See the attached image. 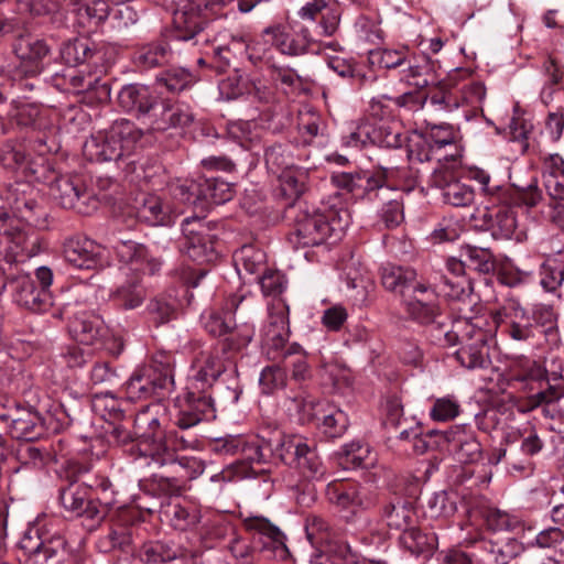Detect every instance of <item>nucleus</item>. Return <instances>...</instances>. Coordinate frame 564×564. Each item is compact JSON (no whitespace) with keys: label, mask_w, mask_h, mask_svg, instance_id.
I'll return each instance as SVG.
<instances>
[{"label":"nucleus","mask_w":564,"mask_h":564,"mask_svg":"<svg viewBox=\"0 0 564 564\" xmlns=\"http://www.w3.org/2000/svg\"><path fill=\"white\" fill-rule=\"evenodd\" d=\"M487 319L482 316L458 318L451 329L434 335V343L441 346L459 345L455 352L462 367L474 370L484 369L490 364L489 340L492 330L486 329Z\"/></svg>","instance_id":"nucleus-1"},{"label":"nucleus","mask_w":564,"mask_h":564,"mask_svg":"<svg viewBox=\"0 0 564 564\" xmlns=\"http://www.w3.org/2000/svg\"><path fill=\"white\" fill-rule=\"evenodd\" d=\"M349 212L335 204L325 205L303 212L296 220L292 241L297 247H315L325 243L329 238L340 239L349 225Z\"/></svg>","instance_id":"nucleus-2"},{"label":"nucleus","mask_w":564,"mask_h":564,"mask_svg":"<svg viewBox=\"0 0 564 564\" xmlns=\"http://www.w3.org/2000/svg\"><path fill=\"white\" fill-rule=\"evenodd\" d=\"M231 0H172L174 37L177 41L189 42L196 45L207 41L204 35L205 22L209 19L227 17V6Z\"/></svg>","instance_id":"nucleus-3"},{"label":"nucleus","mask_w":564,"mask_h":564,"mask_svg":"<svg viewBox=\"0 0 564 564\" xmlns=\"http://www.w3.org/2000/svg\"><path fill=\"white\" fill-rule=\"evenodd\" d=\"M144 422L148 423V431H144L137 442L135 449L141 457H144L145 465L166 466L175 462L180 451L194 448L196 445L195 438H186L177 431L164 432L156 417L147 420L145 413L139 414L138 426L140 427Z\"/></svg>","instance_id":"nucleus-4"},{"label":"nucleus","mask_w":564,"mask_h":564,"mask_svg":"<svg viewBox=\"0 0 564 564\" xmlns=\"http://www.w3.org/2000/svg\"><path fill=\"white\" fill-rule=\"evenodd\" d=\"M141 138V131L126 119L117 120L108 130L93 134L83 147L89 161L106 162L129 154Z\"/></svg>","instance_id":"nucleus-5"},{"label":"nucleus","mask_w":564,"mask_h":564,"mask_svg":"<svg viewBox=\"0 0 564 564\" xmlns=\"http://www.w3.org/2000/svg\"><path fill=\"white\" fill-rule=\"evenodd\" d=\"M401 304L410 321L431 328L433 341L435 334L451 329L432 284L416 283L411 293L403 294Z\"/></svg>","instance_id":"nucleus-6"},{"label":"nucleus","mask_w":564,"mask_h":564,"mask_svg":"<svg viewBox=\"0 0 564 564\" xmlns=\"http://www.w3.org/2000/svg\"><path fill=\"white\" fill-rule=\"evenodd\" d=\"M34 279L28 273H18L9 279L14 301L22 307L34 312H47L53 305L50 286L53 283V271L48 267H40L35 271Z\"/></svg>","instance_id":"nucleus-7"},{"label":"nucleus","mask_w":564,"mask_h":564,"mask_svg":"<svg viewBox=\"0 0 564 564\" xmlns=\"http://www.w3.org/2000/svg\"><path fill=\"white\" fill-rule=\"evenodd\" d=\"M173 384V368L169 357L161 355L133 372L126 384V391L132 400L147 399L163 395Z\"/></svg>","instance_id":"nucleus-8"},{"label":"nucleus","mask_w":564,"mask_h":564,"mask_svg":"<svg viewBox=\"0 0 564 564\" xmlns=\"http://www.w3.org/2000/svg\"><path fill=\"white\" fill-rule=\"evenodd\" d=\"M241 391L237 388L217 387L216 395H198L191 393L186 403L182 405L176 425L186 430L195 426L202 421H208L216 417V405L224 406L228 404H236L239 400Z\"/></svg>","instance_id":"nucleus-9"},{"label":"nucleus","mask_w":564,"mask_h":564,"mask_svg":"<svg viewBox=\"0 0 564 564\" xmlns=\"http://www.w3.org/2000/svg\"><path fill=\"white\" fill-rule=\"evenodd\" d=\"M55 316L68 319L72 338L84 346L97 347L102 344L107 327L102 318L93 311L85 310L78 302L66 303Z\"/></svg>","instance_id":"nucleus-10"},{"label":"nucleus","mask_w":564,"mask_h":564,"mask_svg":"<svg viewBox=\"0 0 564 564\" xmlns=\"http://www.w3.org/2000/svg\"><path fill=\"white\" fill-rule=\"evenodd\" d=\"M234 187L219 178H202L174 187V197L184 204L205 210L212 205H220L234 197Z\"/></svg>","instance_id":"nucleus-11"},{"label":"nucleus","mask_w":564,"mask_h":564,"mask_svg":"<svg viewBox=\"0 0 564 564\" xmlns=\"http://www.w3.org/2000/svg\"><path fill=\"white\" fill-rule=\"evenodd\" d=\"M0 235L11 243L6 254L7 262H18L19 257L31 258L39 253L40 242L34 229L17 216L0 209Z\"/></svg>","instance_id":"nucleus-12"},{"label":"nucleus","mask_w":564,"mask_h":564,"mask_svg":"<svg viewBox=\"0 0 564 564\" xmlns=\"http://www.w3.org/2000/svg\"><path fill=\"white\" fill-rule=\"evenodd\" d=\"M261 36L265 43L288 56L306 54L313 44L310 30L299 23H272L262 30Z\"/></svg>","instance_id":"nucleus-13"},{"label":"nucleus","mask_w":564,"mask_h":564,"mask_svg":"<svg viewBox=\"0 0 564 564\" xmlns=\"http://www.w3.org/2000/svg\"><path fill=\"white\" fill-rule=\"evenodd\" d=\"M470 178L481 186V192L491 203L525 204L529 208L534 207L542 199V193L536 183L520 188L513 185H491V177L488 172L481 169L470 170Z\"/></svg>","instance_id":"nucleus-14"},{"label":"nucleus","mask_w":564,"mask_h":564,"mask_svg":"<svg viewBox=\"0 0 564 564\" xmlns=\"http://www.w3.org/2000/svg\"><path fill=\"white\" fill-rule=\"evenodd\" d=\"M276 456L286 465L297 468L306 478L318 479L325 473L316 451L301 436H284L282 443L276 445Z\"/></svg>","instance_id":"nucleus-15"},{"label":"nucleus","mask_w":564,"mask_h":564,"mask_svg":"<svg viewBox=\"0 0 564 564\" xmlns=\"http://www.w3.org/2000/svg\"><path fill=\"white\" fill-rule=\"evenodd\" d=\"M328 501L337 508L347 521H354L358 516L375 506L373 496L358 484L333 482L327 486Z\"/></svg>","instance_id":"nucleus-16"},{"label":"nucleus","mask_w":564,"mask_h":564,"mask_svg":"<svg viewBox=\"0 0 564 564\" xmlns=\"http://www.w3.org/2000/svg\"><path fill=\"white\" fill-rule=\"evenodd\" d=\"M183 238L181 251L197 262L212 261L215 258L214 235L200 217H187L182 223Z\"/></svg>","instance_id":"nucleus-17"},{"label":"nucleus","mask_w":564,"mask_h":564,"mask_svg":"<svg viewBox=\"0 0 564 564\" xmlns=\"http://www.w3.org/2000/svg\"><path fill=\"white\" fill-rule=\"evenodd\" d=\"M21 547L26 556L23 564H63L68 554L67 543L63 536L39 534L37 531L35 535L26 534Z\"/></svg>","instance_id":"nucleus-18"},{"label":"nucleus","mask_w":564,"mask_h":564,"mask_svg":"<svg viewBox=\"0 0 564 564\" xmlns=\"http://www.w3.org/2000/svg\"><path fill=\"white\" fill-rule=\"evenodd\" d=\"M268 431L261 430L258 440L246 442L240 436H231L223 441L221 451L226 454H236L240 449L246 459L251 463H264L272 455L276 456V445L282 443L284 435L274 430L271 436H267Z\"/></svg>","instance_id":"nucleus-19"},{"label":"nucleus","mask_w":564,"mask_h":564,"mask_svg":"<svg viewBox=\"0 0 564 564\" xmlns=\"http://www.w3.org/2000/svg\"><path fill=\"white\" fill-rule=\"evenodd\" d=\"M416 141H412L409 149V158L419 162H427L434 158L436 151L453 147L455 152L458 151L455 145L456 132L453 126L447 123L433 124L423 133L419 134Z\"/></svg>","instance_id":"nucleus-20"},{"label":"nucleus","mask_w":564,"mask_h":564,"mask_svg":"<svg viewBox=\"0 0 564 564\" xmlns=\"http://www.w3.org/2000/svg\"><path fill=\"white\" fill-rule=\"evenodd\" d=\"M194 345L192 378L200 383V389H205V387H210L226 370L225 351L221 348L205 346L198 341Z\"/></svg>","instance_id":"nucleus-21"},{"label":"nucleus","mask_w":564,"mask_h":564,"mask_svg":"<svg viewBox=\"0 0 564 564\" xmlns=\"http://www.w3.org/2000/svg\"><path fill=\"white\" fill-rule=\"evenodd\" d=\"M495 319L501 333L514 341L530 343L536 338L530 314L517 301L508 302Z\"/></svg>","instance_id":"nucleus-22"},{"label":"nucleus","mask_w":564,"mask_h":564,"mask_svg":"<svg viewBox=\"0 0 564 564\" xmlns=\"http://www.w3.org/2000/svg\"><path fill=\"white\" fill-rule=\"evenodd\" d=\"M63 256L77 269L91 270L107 262L106 249L87 237H72L64 242Z\"/></svg>","instance_id":"nucleus-23"},{"label":"nucleus","mask_w":564,"mask_h":564,"mask_svg":"<svg viewBox=\"0 0 564 564\" xmlns=\"http://www.w3.org/2000/svg\"><path fill=\"white\" fill-rule=\"evenodd\" d=\"M289 336L288 307L278 303L271 307L269 321L263 330V347L271 359L283 357V352L290 346L288 345Z\"/></svg>","instance_id":"nucleus-24"},{"label":"nucleus","mask_w":564,"mask_h":564,"mask_svg":"<svg viewBox=\"0 0 564 564\" xmlns=\"http://www.w3.org/2000/svg\"><path fill=\"white\" fill-rule=\"evenodd\" d=\"M59 501L63 508L76 517L100 521L102 513L99 503L91 497V491L85 484H69L62 489Z\"/></svg>","instance_id":"nucleus-25"},{"label":"nucleus","mask_w":564,"mask_h":564,"mask_svg":"<svg viewBox=\"0 0 564 564\" xmlns=\"http://www.w3.org/2000/svg\"><path fill=\"white\" fill-rule=\"evenodd\" d=\"M243 527L247 531L258 534L263 544V550L270 551L278 560H286L290 555L285 544V535L279 527L262 516L243 518Z\"/></svg>","instance_id":"nucleus-26"},{"label":"nucleus","mask_w":564,"mask_h":564,"mask_svg":"<svg viewBox=\"0 0 564 564\" xmlns=\"http://www.w3.org/2000/svg\"><path fill=\"white\" fill-rule=\"evenodd\" d=\"M416 183V175L409 166H378L366 178V189H400L410 192Z\"/></svg>","instance_id":"nucleus-27"},{"label":"nucleus","mask_w":564,"mask_h":564,"mask_svg":"<svg viewBox=\"0 0 564 564\" xmlns=\"http://www.w3.org/2000/svg\"><path fill=\"white\" fill-rule=\"evenodd\" d=\"M444 438L448 451L460 463H474L481 457V445L475 432L465 425L452 426L445 432Z\"/></svg>","instance_id":"nucleus-28"},{"label":"nucleus","mask_w":564,"mask_h":564,"mask_svg":"<svg viewBox=\"0 0 564 564\" xmlns=\"http://www.w3.org/2000/svg\"><path fill=\"white\" fill-rule=\"evenodd\" d=\"M0 419L9 422L8 431L17 440L34 441L45 432L42 417L31 409H17L0 415Z\"/></svg>","instance_id":"nucleus-29"},{"label":"nucleus","mask_w":564,"mask_h":564,"mask_svg":"<svg viewBox=\"0 0 564 564\" xmlns=\"http://www.w3.org/2000/svg\"><path fill=\"white\" fill-rule=\"evenodd\" d=\"M118 102L126 111L144 117L154 111L156 115L158 98L149 87L138 84L123 86L118 94Z\"/></svg>","instance_id":"nucleus-30"},{"label":"nucleus","mask_w":564,"mask_h":564,"mask_svg":"<svg viewBox=\"0 0 564 564\" xmlns=\"http://www.w3.org/2000/svg\"><path fill=\"white\" fill-rule=\"evenodd\" d=\"M119 260L130 265L134 272H143L154 274L161 263L152 258H149L148 251L143 245L134 241H120L115 247Z\"/></svg>","instance_id":"nucleus-31"},{"label":"nucleus","mask_w":564,"mask_h":564,"mask_svg":"<svg viewBox=\"0 0 564 564\" xmlns=\"http://www.w3.org/2000/svg\"><path fill=\"white\" fill-rule=\"evenodd\" d=\"M541 174L550 199L564 200V159L557 153L544 155Z\"/></svg>","instance_id":"nucleus-32"},{"label":"nucleus","mask_w":564,"mask_h":564,"mask_svg":"<svg viewBox=\"0 0 564 564\" xmlns=\"http://www.w3.org/2000/svg\"><path fill=\"white\" fill-rule=\"evenodd\" d=\"M245 301L243 296L232 295L220 311H210L203 315L205 329L213 336H223L232 329L234 315Z\"/></svg>","instance_id":"nucleus-33"},{"label":"nucleus","mask_w":564,"mask_h":564,"mask_svg":"<svg viewBox=\"0 0 564 564\" xmlns=\"http://www.w3.org/2000/svg\"><path fill=\"white\" fill-rule=\"evenodd\" d=\"M543 448V442L538 434L531 431L522 437L519 448H511L508 465L518 473L530 474L533 469L531 457L540 453Z\"/></svg>","instance_id":"nucleus-34"},{"label":"nucleus","mask_w":564,"mask_h":564,"mask_svg":"<svg viewBox=\"0 0 564 564\" xmlns=\"http://www.w3.org/2000/svg\"><path fill=\"white\" fill-rule=\"evenodd\" d=\"M381 283L386 290L399 292L403 297V294L413 291L416 283L422 282L417 281V273L414 269L389 264L382 268Z\"/></svg>","instance_id":"nucleus-35"},{"label":"nucleus","mask_w":564,"mask_h":564,"mask_svg":"<svg viewBox=\"0 0 564 564\" xmlns=\"http://www.w3.org/2000/svg\"><path fill=\"white\" fill-rule=\"evenodd\" d=\"M117 4L116 7L109 8L104 1L97 0L94 8V19L97 21L109 19L112 29L118 31L133 25L138 21L137 11L124 2Z\"/></svg>","instance_id":"nucleus-36"},{"label":"nucleus","mask_w":564,"mask_h":564,"mask_svg":"<svg viewBox=\"0 0 564 564\" xmlns=\"http://www.w3.org/2000/svg\"><path fill=\"white\" fill-rule=\"evenodd\" d=\"M496 204L501 206L495 212V214L490 215L491 235L495 239H510L518 228V219L513 207L528 206L525 204Z\"/></svg>","instance_id":"nucleus-37"},{"label":"nucleus","mask_w":564,"mask_h":564,"mask_svg":"<svg viewBox=\"0 0 564 564\" xmlns=\"http://www.w3.org/2000/svg\"><path fill=\"white\" fill-rule=\"evenodd\" d=\"M54 198L64 208H74L79 213H85L83 205L85 199L88 198V194L80 192L77 184L68 177H59L51 187Z\"/></svg>","instance_id":"nucleus-38"},{"label":"nucleus","mask_w":564,"mask_h":564,"mask_svg":"<svg viewBox=\"0 0 564 564\" xmlns=\"http://www.w3.org/2000/svg\"><path fill=\"white\" fill-rule=\"evenodd\" d=\"M373 144L398 149L405 144L409 140L406 132L398 121L375 119Z\"/></svg>","instance_id":"nucleus-39"},{"label":"nucleus","mask_w":564,"mask_h":564,"mask_svg":"<svg viewBox=\"0 0 564 564\" xmlns=\"http://www.w3.org/2000/svg\"><path fill=\"white\" fill-rule=\"evenodd\" d=\"M382 519L390 529L403 531L413 524L415 512L410 502L395 498L383 507Z\"/></svg>","instance_id":"nucleus-40"},{"label":"nucleus","mask_w":564,"mask_h":564,"mask_svg":"<svg viewBox=\"0 0 564 564\" xmlns=\"http://www.w3.org/2000/svg\"><path fill=\"white\" fill-rule=\"evenodd\" d=\"M173 52L169 43L159 41L141 46L134 55L139 67L150 69L169 63Z\"/></svg>","instance_id":"nucleus-41"},{"label":"nucleus","mask_w":564,"mask_h":564,"mask_svg":"<svg viewBox=\"0 0 564 564\" xmlns=\"http://www.w3.org/2000/svg\"><path fill=\"white\" fill-rule=\"evenodd\" d=\"M318 422L323 434L330 438L343 436L349 425L347 414L338 406L328 402H326Z\"/></svg>","instance_id":"nucleus-42"},{"label":"nucleus","mask_w":564,"mask_h":564,"mask_svg":"<svg viewBox=\"0 0 564 564\" xmlns=\"http://www.w3.org/2000/svg\"><path fill=\"white\" fill-rule=\"evenodd\" d=\"M235 264L239 274L260 275L265 269V253L253 246H243L235 256Z\"/></svg>","instance_id":"nucleus-43"},{"label":"nucleus","mask_w":564,"mask_h":564,"mask_svg":"<svg viewBox=\"0 0 564 564\" xmlns=\"http://www.w3.org/2000/svg\"><path fill=\"white\" fill-rule=\"evenodd\" d=\"M169 213V207L155 195L143 196L135 206L137 218L153 226L166 224Z\"/></svg>","instance_id":"nucleus-44"},{"label":"nucleus","mask_w":564,"mask_h":564,"mask_svg":"<svg viewBox=\"0 0 564 564\" xmlns=\"http://www.w3.org/2000/svg\"><path fill=\"white\" fill-rule=\"evenodd\" d=\"M281 358L284 360V368L291 371V380L302 383L312 378V370L306 355L299 344H290Z\"/></svg>","instance_id":"nucleus-45"},{"label":"nucleus","mask_w":564,"mask_h":564,"mask_svg":"<svg viewBox=\"0 0 564 564\" xmlns=\"http://www.w3.org/2000/svg\"><path fill=\"white\" fill-rule=\"evenodd\" d=\"M535 328V335H544L546 341L555 344L558 340L556 314L552 306L538 304L530 314Z\"/></svg>","instance_id":"nucleus-46"},{"label":"nucleus","mask_w":564,"mask_h":564,"mask_svg":"<svg viewBox=\"0 0 564 564\" xmlns=\"http://www.w3.org/2000/svg\"><path fill=\"white\" fill-rule=\"evenodd\" d=\"M278 177L283 194L289 198H297L306 191L308 169L301 167L295 163L293 167H288L278 174Z\"/></svg>","instance_id":"nucleus-47"},{"label":"nucleus","mask_w":564,"mask_h":564,"mask_svg":"<svg viewBox=\"0 0 564 564\" xmlns=\"http://www.w3.org/2000/svg\"><path fill=\"white\" fill-rule=\"evenodd\" d=\"M437 538L433 533H424L421 530L409 527L400 535L401 545L413 555L431 553L436 547Z\"/></svg>","instance_id":"nucleus-48"},{"label":"nucleus","mask_w":564,"mask_h":564,"mask_svg":"<svg viewBox=\"0 0 564 564\" xmlns=\"http://www.w3.org/2000/svg\"><path fill=\"white\" fill-rule=\"evenodd\" d=\"M264 161L268 170L278 175L288 167H293L296 160L291 144H273L265 149Z\"/></svg>","instance_id":"nucleus-49"},{"label":"nucleus","mask_w":564,"mask_h":564,"mask_svg":"<svg viewBox=\"0 0 564 564\" xmlns=\"http://www.w3.org/2000/svg\"><path fill=\"white\" fill-rule=\"evenodd\" d=\"M435 294L442 293L451 300L464 301L473 292V284L466 276L443 275L440 283L432 285Z\"/></svg>","instance_id":"nucleus-50"},{"label":"nucleus","mask_w":564,"mask_h":564,"mask_svg":"<svg viewBox=\"0 0 564 564\" xmlns=\"http://www.w3.org/2000/svg\"><path fill=\"white\" fill-rule=\"evenodd\" d=\"M460 258L466 259L467 267L480 273L495 270L496 261L489 248L466 245L462 248Z\"/></svg>","instance_id":"nucleus-51"},{"label":"nucleus","mask_w":564,"mask_h":564,"mask_svg":"<svg viewBox=\"0 0 564 564\" xmlns=\"http://www.w3.org/2000/svg\"><path fill=\"white\" fill-rule=\"evenodd\" d=\"M373 134H376L375 119H366L357 123H351L341 140L346 147L362 149L369 144H373Z\"/></svg>","instance_id":"nucleus-52"},{"label":"nucleus","mask_w":564,"mask_h":564,"mask_svg":"<svg viewBox=\"0 0 564 564\" xmlns=\"http://www.w3.org/2000/svg\"><path fill=\"white\" fill-rule=\"evenodd\" d=\"M140 560L145 564H167L183 562V558L177 555V551L172 547L160 543L149 542L143 544L139 552Z\"/></svg>","instance_id":"nucleus-53"},{"label":"nucleus","mask_w":564,"mask_h":564,"mask_svg":"<svg viewBox=\"0 0 564 564\" xmlns=\"http://www.w3.org/2000/svg\"><path fill=\"white\" fill-rule=\"evenodd\" d=\"M485 549L491 555L497 564H509L518 556H522V544L516 539L508 538L506 540L489 541Z\"/></svg>","instance_id":"nucleus-54"},{"label":"nucleus","mask_w":564,"mask_h":564,"mask_svg":"<svg viewBox=\"0 0 564 564\" xmlns=\"http://www.w3.org/2000/svg\"><path fill=\"white\" fill-rule=\"evenodd\" d=\"M458 151H456V153L445 155L443 159L437 158L440 165L433 171L430 177V183L432 186L441 188L444 193L447 185L456 181L454 169L458 164Z\"/></svg>","instance_id":"nucleus-55"},{"label":"nucleus","mask_w":564,"mask_h":564,"mask_svg":"<svg viewBox=\"0 0 564 564\" xmlns=\"http://www.w3.org/2000/svg\"><path fill=\"white\" fill-rule=\"evenodd\" d=\"M0 163L4 169L20 172L24 176L37 173V170L33 166V163L26 159L21 148L6 145L0 156Z\"/></svg>","instance_id":"nucleus-56"},{"label":"nucleus","mask_w":564,"mask_h":564,"mask_svg":"<svg viewBox=\"0 0 564 564\" xmlns=\"http://www.w3.org/2000/svg\"><path fill=\"white\" fill-rule=\"evenodd\" d=\"M408 51L405 48H377L369 52L368 62L371 66L392 69L406 63Z\"/></svg>","instance_id":"nucleus-57"},{"label":"nucleus","mask_w":564,"mask_h":564,"mask_svg":"<svg viewBox=\"0 0 564 564\" xmlns=\"http://www.w3.org/2000/svg\"><path fill=\"white\" fill-rule=\"evenodd\" d=\"M144 299V288L135 282L122 284L112 294L113 302L124 310H133L140 306Z\"/></svg>","instance_id":"nucleus-58"},{"label":"nucleus","mask_w":564,"mask_h":564,"mask_svg":"<svg viewBox=\"0 0 564 564\" xmlns=\"http://www.w3.org/2000/svg\"><path fill=\"white\" fill-rule=\"evenodd\" d=\"M406 68L402 69L401 80L416 88L427 87L433 82L432 66L427 61L413 64L406 59Z\"/></svg>","instance_id":"nucleus-59"},{"label":"nucleus","mask_w":564,"mask_h":564,"mask_svg":"<svg viewBox=\"0 0 564 564\" xmlns=\"http://www.w3.org/2000/svg\"><path fill=\"white\" fill-rule=\"evenodd\" d=\"M326 402L311 397H299L291 400L289 410H295L302 423L318 421Z\"/></svg>","instance_id":"nucleus-60"},{"label":"nucleus","mask_w":564,"mask_h":564,"mask_svg":"<svg viewBox=\"0 0 564 564\" xmlns=\"http://www.w3.org/2000/svg\"><path fill=\"white\" fill-rule=\"evenodd\" d=\"M444 200L455 207H466L474 203V188L458 180L448 184L443 193Z\"/></svg>","instance_id":"nucleus-61"},{"label":"nucleus","mask_w":564,"mask_h":564,"mask_svg":"<svg viewBox=\"0 0 564 564\" xmlns=\"http://www.w3.org/2000/svg\"><path fill=\"white\" fill-rule=\"evenodd\" d=\"M62 56L68 65L76 66L93 59L96 56V52L91 50L88 41L76 40L63 47Z\"/></svg>","instance_id":"nucleus-62"},{"label":"nucleus","mask_w":564,"mask_h":564,"mask_svg":"<svg viewBox=\"0 0 564 564\" xmlns=\"http://www.w3.org/2000/svg\"><path fill=\"white\" fill-rule=\"evenodd\" d=\"M288 376L285 369L278 366L265 367L259 378L261 391L265 394L274 393L286 386Z\"/></svg>","instance_id":"nucleus-63"},{"label":"nucleus","mask_w":564,"mask_h":564,"mask_svg":"<svg viewBox=\"0 0 564 564\" xmlns=\"http://www.w3.org/2000/svg\"><path fill=\"white\" fill-rule=\"evenodd\" d=\"M93 409L106 420H120L123 417L121 401L110 393L96 394Z\"/></svg>","instance_id":"nucleus-64"}]
</instances>
